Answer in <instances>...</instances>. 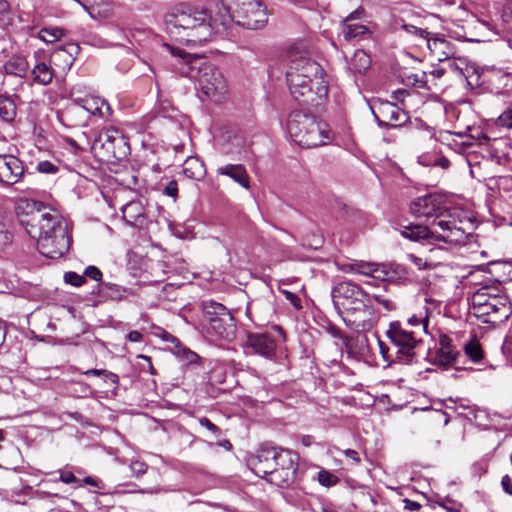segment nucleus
Instances as JSON below:
<instances>
[{
  "label": "nucleus",
  "instance_id": "obj_48",
  "mask_svg": "<svg viewBox=\"0 0 512 512\" xmlns=\"http://www.w3.org/2000/svg\"><path fill=\"white\" fill-rule=\"evenodd\" d=\"M409 79L412 80L413 86H415L417 88H426L427 87L425 72L412 74L411 76H409Z\"/></svg>",
  "mask_w": 512,
  "mask_h": 512
},
{
  "label": "nucleus",
  "instance_id": "obj_28",
  "mask_svg": "<svg viewBox=\"0 0 512 512\" xmlns=\"http://www.w3.org/2000/svg\"><path fill=\"white\" fill-rule=\"evenodd\" d=\"M371 66V58L364 50H356L348 62V68L354 73H364Z\"/></svg>",
  "mask_w": 512,
  "mask_h": 512
},
{
  "label": "nucleus",
  "instance_id": "obj_47",
  "mask_svg": "<svg viewBox=\"0 0 512 512\" xmlns=\"http://www.w3.org/2000/svg\"><path fill=\"white\" fill-rule=\"evenodd\" d=\"M11 241L10 235L6 230L5 224L0 216V250H3Z\"/></svg>",
  "mask_w": 512,
  "mask_h": 512
},
{
  "label": "nucleus",
  "instance_id": "obj_11",
  "mask_svg": "<svg viewBox=\"0 0 512 512\" xmlns=\"http://www.w3.org/2000/svg\"><path fill=\"white\" fill-rule=\"evenodd\" d=\"M273 330L278 333V338L270 332H248L244 342L246 351L268 360H274L276 358L278 341H285V332L278 325L273 326Z\"/></svg>",
  "mask_w": 512,
  "mask_h": 512
},
{
  "label": "nucleus",
  "instance_id": "obj_32",
  "mask_svg": "<svg viewBox=\"0 0 512 512\" xmlns=\"http://www.w3.org/2000/svg\"><path fill=\"white\" fill-rule=\"evenodd\" d=\"M380 263L356 261L349 265L350 271L376 279Z\"/></svg>",
  "mask_w": 512,
  "mask_h": 512
},
{
  "label": "nucleus",
  "instance_id": "obj_24",
  "mask_svg": "<svg viewBox=\"0 0 512 512\" xmlns=\"http://www.w3.org/2000/svg\"><path fill=\"white\" fill-rule=\"evenodd\" d=\"M49 62L52 67L56 68V74L66 73L68 70H70L74 62V57L67 48L60 47L50 54Z\"/></svg>",
  "mask_w": 512,
  "mask_h": 512
},
{
  "label": "nucleus",
  "instance_id": "obj_56",
  "mask_svg": "<svg viewBox=\"0 0 512 512\" xmlns=\"http://www.w3.org/2000/svg\"><path fill=\"white\" fill-rule=\"evenodd\" d=\"M11 15V6L8 0H0V20L9 18Z\"/></svg>",
  "mask_w": 512,
  "mask_h": 512
},
{
  "label": "nucleus",
  "instance_id": "obj_36",
  "mask_svg": "<svg viewBox=\"0 0 512 512\" xmlns=\"http://www.w3.org/2000/svg\"><path fill=\"white\" fill-rule=\"evenodd\" d=\"M457 353L452 349L451 346L440 348L437 352L438 361L441 364L449 365L456 360Z\"/></svg>",
  "mask_w": 512,
  "mask_h": 512
},
{
  "label": "nucleus",
  "instance_id": "obj_22",
  "mask_svg": "<svg viewBox=\"0 0 512 512\" xmlns=\"http://www.w3.org/2000/svg\"><path fill=\"white\" fill-rule=\"evenodd\" d=\"M124 220L131 226L141 227L145 223V208L140 201H130L122 207Z\"/></svg>",
  "mask_w": 512,
  "mask_h": 512
},
{
  "label": "nucleus",
  "instance_id": "obj_58",
  "mask_svg": "<svg viewBox=\"0 0 512 512\" xmlns=\"http://www.w3.org/2000/svg\"><path fill=\"white\" fill-rule=\"evenodd\" d=\"M59 481L65 484H72L77 481V478L71 471H60Z\"/></svg>",
  "mask_w": 512,
  "mask_h": 512
},
{
  "label": "nucleus",
  "instance_id": "obj_45",
  "mask_svg": "<svg viewBox=\"0 0 512 512\" xmlns=\"http://www.w3.org/2000/svg\"><path fill=\"white\" fill-rule=\"evenodd\" d=\"M497 123L499 126H503L506 128L512 127V106L505 110L497 119Z\"/></svg>",
  "mask_w": 512,
  "mask_h": 512
},
{
  "label": "nucleus",
  "instance_id": "obj_21",
  "mask_svg": "<svg viewBox=\"0 0 512 512\" xmlns=\"http://www.w3.org/2000/svg\"><path fill=\"white\" fill-rule=\"evenodd\" d=\"M392 30L399 36L406 37L409 40L421 39L426 41L430 35L425 29L406 23L403 19H395L392 23Z\"/></svg>",
  "mask_w": 512,
  "mask_h": 512
},
{
  "label": "nucleus",
  "instance_id": "obj_37",
  "mask_svg": "<svg viewBox=\"0 0 512 512\" xmlns=\"http://www.w3.org/2000/svg\"><path fill=\"white\" fill-rule=\"evenodd\" d=\"M63 36V30L60 28H44L40 32V37L47 43H53Z\"/></svg>",
  "mask_w": 512,
  "mask_h": 512
},
{
  "label": "nucleus",
  "instance_id": "obj_3",
  "mask_svg": "<svg viewBox=\"0 0 512 512\" xmlns=\"http://www.w3.org/2000/svg\"><path fill=\"white\" fill-rule=\"evenodd\" d=\"M306 40L294 42L287 51V83L291 95L302 104L318 106L328 95L323 68L309 57Z\"/></svg>",
  "mask_w": 512,
  "mask_h": 512
},
{
  "label": "nucleus",
  "instance_id": "obj_8",
  "mask_svg": "<svg viewBox=\"0 0 512 512\" xmlns=\"http://www.w3.org/2000/svg\"><path fill=\"white\" fill-rule=\"evenodd\" d=\"M471 312L483 323L497 325L506 321L512 313L511 303L496 289L482 287L471 297Z\"/></svg>",
  "mask_w": 512,
  "mask_h": 512
},
{
  "label": "nucleus",
  "instance_id": "obj_27",
  "mask_svg": "<svg viewBox=\"0 0 512 512\" xmlns=\"http://www.w3.org/2000/svg\"><path fill=\"white\" fill-rule=\"evenodd\" d=\"M205 166L197 157H188L183 163V173L186 177L200 180L205 176Z\"/></svg>",
  "mask_w": 512,
  "mask_h": 512
},
{
  "label": "nucleus",
  "instance_id": "obj_53",
  "mask_svg": "<svg viewBox=\"0 0 512 512\" xmlns=\"http://www.w3.org/2000/svg\"><path fill=\"white\" fill-rule=\"evenodd\" d=\"M103 380L104 382L111 384L114 389H116L119 385L118 375L107 370L104 372Z\"/></svg>",
  "mask_w": 512,
  "mask_h": 512
},
{
  "label": "nucleus",
  "instance_id": "obj_54",
  "mask_svg": "<svg viewBox=\"0 0 512 512\" xmlns=\"http://www.w3.org/2000/svg\"><path fill=\"white\" fill-rule=\"evenodd\" d=\"M155 335L162 338L166 342L172 343L174 346H176V344L179 342L175 336L161 328H158V332H156Z\"/></svg>",
  "mask_w": 512,
  "mask_h": 512
},
{
  "label": "nucleus",
  "instance_id": "obj_16",
  "mask_svg": "<svg viewBox=\"0 0 512 512\" xmlns=\"http://www.w3.org/2000/svg\"><path fill=\"white\" fill-rule=\"evenodd\" d=\"M365 11L363 8H358L351 12L342 22L341 33L343 37L350 41L354 39H364L371 34L370 28L359 22L364 16Z\"/></svg>",
  "mask_w": 512,
  "mask_h": 512
},
{
  "label": "nucleus",
  "instance_id": "obj_9",
  "mask_svg": "<svg viewBox=\"0 0 512 512\" xmlns=\"http://www.w3.org/2000/svg\"><path fill=\"white\" fill-rule=\"evenodd\" d=\"M270 470L257 468V475L263 477L268 476V481L278 486H288L292 484L296 478L298 469V454L290 449L277 447Z\"/></svg>",
  "mask_w": 512,
  "mask_h": 512
},
{
  "label": "nucleus",
  "instance_id": "obj_23",
  "mask_svg": "<svg viewBox=\"0 0 512 512\" xmlns=\"http://www.w3.org/2000/svg\"><path fill=\"white\" fill-rule=\"evenodd\" d=\"M217 173L231 178L245 189L250 188V177L242 164H227L219 167Z\"/></svg>",
  "mask_w": 512,
  "mask_h": 512
},
{
  "label": "nucleus",
  "instance_id": "obj_44",
  "mask_svg": "<svg viewBox=\"0 0 512 512\" xmlns=\"http://www.w3.org/2000/svg\"><path fill=\"white\" fill-rule=\"evenodd\" d=\"M102 272L101 270L96 267V266H93V265H90L88 267L85 268L84 270V277H88L94 281H97L99 283H101V280H102Z\"/></svg>",
  "mask_w": 512,
  "mask_h": 512
},
{
  "label": "nucleus",
  "instance_id": "obj_51",
  "mask_svg": "<svg viewBox=\"0 0 512 512\" xmlns=\"http://www.w3.org/2000/svg\"><path fill=\"white\" fill-rule=\"evenodd\" d=\"M408 324L412 327L422 326V329L426 331L428 326V320L427 318H421L414 315L408 319Z\"/></svg>",
  "mask_w": 512,
  "mask_h": 512
},
{
  "label": "nucleus",
  "instance_id": "obj_43",
  "mask_svg": "<svg viewBox=\"0 0 512 512\" xmlns=\"http://www.w3.org/2000/svg\"><path fill=\"white\" fill-rule=\"evenodd\" d=\"M408 258L419 270H427L434 268V265L431 262H428L425 259L418 257L414 254H410Z\"/></svg>",
  "mask_w": 512,
  "mask_h": 512
},
{
  "label": "nucleus",
  "instance_id": "obj_10",
  "mask_svg": "<svg viewBox=\"0 0 512 512\" xmlns=\"http://www.w3.org/2000/svg\"><path fill=\"white\" fill-rule=\"evenodd\" d=\"M204 325L207 332L215 337L230 338L234 333V319L230 311L221 303H204Z\"/></svg>",
  "mask_w": 512,
  "mask_h": 512
},
{
  "label": "nucleus",
  "instance_id": "obj_62",
  "mask_svg": "<svg viewBox=\"0 0 512 512\" xmlns=\"http://www.w3.org/2000/svg\"><path fill=\"white\" fill-rule=\"evenodd\" d=\"M143 335L136 330L130 331L127 335V339L131 342H140L142 341Z\"/></svg>",
  "mask_w": 512,
  "mask_h": 512
},
{
  "label": "nucleus",
  "instance_id": "obj_33",
  "mask_svg": "<svg viewBox=\"0 0 512 512\" xmlns=\"http://www.w3.org/2000/svg\"><path fill=\"white\" fill-rule=\"evenodd\" d=\"M16 115V106L8 97L0 96V117L5 122H12Z\"/></svg>",
  "mask_w": 512,
  "mask_h": 512
},
{
  "label": "nucleus",
  "instance_id": "obj_57",
  "mask_svg": "<svg viewBox=\"0 0 512 512\" xmlns=\"http://www.w3.org/2000/svg\"><path fill=\"white\" fill-rule=\"evenodd\" d=\"M282 293L285 295L286 299L297 309H300L302 306H301V301L299 299V297L293 293V292H290L288 290H283Z\"/></svg>",
  "mask_w": 512,
  "mask_h": 512
},
{
  "label": "nucleus",
  "instance_id": "obj_63",
  "mask_svg": "<svg viewBox=\"0 0 512 512\" xmlns=\"http://www.w3.org/2000/svg\"><path fill=\"white\" fill-rule=\"evenodd\" d=\"M104 372H105L104 369H89V370L84 371L83 374L86 376L92 375V376L103 377Z\"/></svg>",
  "mask_w": 512,
  "mask_h": 512
},
{
  "label": "nucleus",
  "instance_id": "obj_42",
  "mask_svg": "<svg viewBox=\"0 0 512 512\" xmlns=\"http://www.w3.org/2000/svg\"><path fill=\"white\" fill-rule=\"evenodd\" d=\"M198 421L202 427L206 428L214 436L218 437L221 435V429L207 417H201Z\"/></svg>",
  "mask_w": 512,
  "mask_h": 512
},
{
  "label": "nucleus",
  "instance_id": "obj_61",
  "mask_svg": "<svg viewBox=\"0 0 512 512\" xmlns=\"http://www.w3.org/2000/svg\"><path fill=\"white\" fill-rule=\"evenodd\" d=\"M503 349L507 354L508 359L512 363V334L506 339Z\"/></svg>",
  "mask_w": 512,
  "mask_h": 512
},
{
  "label": "nucleus",
  "instance_id": "obj_50",
  "mask_svg": "<svg viewBox=\"0 0 512 512\" xmlns=\"http://www.w3.org/2000/svg\"><path fill=\"white\" fill-rule=\"evenodd\" d=\"M79 3L86 11L89 12L90 15H93V10L95 6H99L102 3V0H75Z\"/></svg>",
  "mask_w": 512,
  "mask_h": 512
},
{
  "label": "nucleus",
  "instance_id": "obj_2",
  "mask_svg": "<svg viewBox=\"0 0 512 512\" xmlns=\"http://www.w3.org/2000/svg\"><path fill=\"white\" fill-rule=\"evenodd\" d=\"M18 218L27 234L36 241L39 252L51 259L62 257L70 248L67 221L54 209L35 200H21Z\"/></svg>",
  "mask_w": 512,
  "mask_h": 512
},
{
  "label": "nucleus",
  "instance_id": "obj_13",
  "mask_svg": "<svg viewBox=\"0 0 512 512\" xmlns=\"http://www.w3.org/2000/svg\"><path fill=\"white\" fill-rule=\"evenodd\" d=\"M370 108L375 121L381 128L400 127L409 119L408 114L404 110L387 100H374Z\"/></svg>",
  "mask_w": 512,
  "mask_h": 512
},
{
  "label": "nucleus",
  "instance_id": "obj_14",
  "mask_svg": "<svg viewBox=\"0 0 512 512\" xmlns=\"http://www.w3.org/2000/svg\"><path fill=\"white\" fill-rule=\"evenodd\" d=\"M387 336L397 347L398 359L405 363L411 362L418 344L414 332L404 329L399 322H392L387 330Z\"/></svg>",
  "mask_w": 512,
  "mask_h": 512
},
{
  "label": "nucleus",
  "instance_id": "obj_34",
  "mask_svg": "<svg viewBox=\"0 0 512 512\" xmlns=\"http://www.w3.org/2000/svg\"><path fill=\"white\" fill-rule=\"evenodd\" d=\"M172 351L178 358L188 364L195 363L198 360V355L192 350L184 347L180 341L176 346L172 347Z\"/></svg>",
  "mask_w": 512,
  "mask_h": 512
},
{
  "label": "nucleus",
  "instance_id": "obj_19",
  "mask_svg": "<svg viewBox=\"0 0 512 512\" xmlns=\"http://www.w3.org/2000/svg\"><path fill=\"white\" fill-rule=\"evenodd\" d=\"M209 18L212 36L215 33L227 31L234 23L236 24L235 10L231 13L225 5H217L215 13L213 15L209 13Z\"/></svg>",
  "mask_w": 512,
  "mask_h": 512
},
{
  "label": "nucleus",
  "instance_id": "obj_41",
  "mask_svg": "<svg viewBox=\"0 0 512 512\" xmlns=\"http://www.w3.org/2000/svg\"><path fill=\"white\" fill-rule=\"evenodd\" d=\"M501 18L507 29H512V0H507L503 6Z\"/></svg>",
  "mask_w": 512,
  "mask_h": 512
},
{
  "label": "nucleus",
  "instance_id": "obj_4",
  "mask_svg": "<svg viewBox=\"0 0 512 512\" xmlns=\"http://www.w3.org/2000/svg\"><path fill=\"white\" fill-rule=\"evenodd\" d=\"M331 298L338 315L354 332H365L376 323V311L371 295L352 281H341L331 290Z\"/></svg>",
  "mask_w": 512,
  "mask_h": 512
},
{
  "label": "nucleus",
  "instance_id": "obj_30",
  "mask_svg": "<svg viewBox=\"0 0 512 512\" xmlns=\"http://www.w3.org/2000/svg\"><path fill=\"white\" fill-rule=\"evenodd\" d=\"M276 449L277 447L270 446L269 444L261 445L257 455V463L254 464L256 473L258 467L268 470L272 468L274 457L277 455Z\"/></svg>",
  "mask_w": 512,
  "mask_h": 512
},
{
  "label": "nucleus",
  "instance_id": "obj_26",
  "mask_svg": "<svg viewBox=\"0 0 512 512\" xmlns=\"http://www.w3.org/2000/svg\"><path fill=\"white\" fill-rule=\"evenodd\" d=\"M97 142L101 143V146L105 148L108 152H111L115 155L114 147L116 143L122 144L124 143L121 132L113 127L103 129L98 136Z\"/></svg>",
  "mask_w": 512,
  "mask_h": 512
},
{
  "label": "nucleus",
  "instance_id": "obj_17",
  "mask_svg": "<svg viewBox=\"0 0 512 512\" xmlns=\"http://www.w3.org/2000/svg\"><path fill=\"white\" fill-rule=\"evenodd\" d=\"M425 42L435 60L442 62L455 58L457 50L451 41L441 37H432L430 34Z\"/></svg>",
  "mask_w": 512,
  "mask_h": 512
},
{
  "label": "nucleus",
  "instance_id": "obj_5",
  "mask_svg": "<svg viewBox=\"0 0 512 512\" xmlns=\"http://www.w3.org/2000/svg\"><path fill=\"white\" fill-rule=\"evenodd\" d=\"M209 12L188 4L173 7L164 18L165 31L171 40L183 45H202L212 37Z\"/></svg>",
  "mask_w": 512,
  "mask_h": 512
},
{
  "label": "nucleus",
  "instance_id": "obj_60",
  "mask_svg": "<svg viewBox=\"0 0 512 512\" xmlns=\"http://www.w3.org/2000/svg\"><path fill=\"white\" fill-rule=\"evenodd\" d=\"M342 452L347 458L351 459L355 464H359L361 462L360 456L356 450L345 449Z\"/></svg>",
  "mask_w": 512,
  "mask_h": 512
},
{
  "label": "nucleus",
  "instance_id": "obj_18",
  "mask_svg": "<svg viewBox=\"0 0 512 512\" xmlns=\"http://www.w3.org/2000/svg\"><path fill=\"white\" fill-rule=\"evenodd\" d=\"M34 58L35 63L31 71L33 81L39 85H49L56 76V68L52 67L49 61H45L44 54L41 52H35Z\"/></svg>",
  "mask_w": 512,
  "mask_h": 512
},
{
  "label": "nucleus",
  "instance_id": "obj_31",
  "mask_svg": "<svg viewBox=\"0 0 512 512\" xmlns=\"http://www.w3.org/2000/svg\"><path fill=\"white\" fill-rule=\"evenodd\" d=\"M83 108L92 115L105 116L103 108L110 110L108 103L99 97H89L82 100Z\"/></svg>",
  "mask_w": 512,
  "mask_h": 512
},
{
  "label": "nucleus",
  "instance_id": "obj_46",
  "mask_svg": "<svg viewBox=\"0 0 512 512\" xmlns=\"http://www.w3.org/2000/svg\"><path fill=\"white\" fill-rule=\"evenodd\" d=\"M37 171L44 174H55L58 172V167L49 161H41L37 164Z\"/></svg>",
  "mask_w": 512,
  "mask_h": 512
},
{
  "label": "nucleus",
  "instance_id": "obj_38",
  "mask_svg": "<svg viewBox=\"0 0 512 512\" xmlns=\"http://www.w3.org/2000/svg\"><path fill=\"white\" fill-rule=\"evenodd\" d=\"M372 300L381 305L386 312L395 311L397 309V303L384 295L373 294L371 295V301Z\"/></svg>",
  "mask_w": 512,
  "mask_h": 512
},
{
  "label": "nucleus",
  "instance_id": "obj_7",
  "mask_svg": "<svg viewBox=\"0 0 512 512\" xmlns=\"http://www.w3.org/2000/svg\"><path fill=\"white\" fill-rule=\"evenodd\" d=\"M287 131L291 139L303 148L326 145L332 139L328 125L325 122L301 111H293L289 115Z\"/></svg>",
  "mask_w": 512,
  "mask_h": 512
},
{
  "label": "nucleus",
  "instance_id": "obj_49",
  "mask_svg": "<svg viewBox=\"0 0 512 512\" xmlns=\"http://www.w3.org/2000/svg\"><path fill=\"white\" fill-rule=\"evenodd\" d=\"M130 469L135 476L139 477L146 473L147 465L141 461H133L130 464Z\"/></svg>",
  "mask_w": 512,
  "mask_h": 512
},
{
  "label": "nucleus",
  "instance_id": "obj_59",
  "mask_svg": "<svg viewBox=\"0 0 512 512\" xmlns=\"http://www.w3.org/2000/svg\"><path fill=\"white\" fill-rule=\"evenodd\" d=\"M501 487L503 491L512 496V480L508 474H505L501 479Z\"/></svg>",
  "mask_w": 512,
  "mask_h": 512
},
{
  "label": "nucleus",
  "instance_id": "obj_6",
  "mask_svg": "<svg viewBox=\"0 0 512 512\" xmlns=\"http://www.w3.org/2000/svg\"><path fill=\"white\" fill-rule=\"evenodd\" d=\"M163 46L173 56L182 60L184 67L180 71L181 75L196 81L203 94L215 102L225 99L228 92L227 81L215 65L204 61L198 55L189 54L168 43H164Z\"/></svg>",
  "mask_w": 512,
  "mask_h": 512
},
{
  "label": "nucleus",
  "instance_id": "obj_20",
  "mask_svg": "<svg viewBox=\"0 0 512 512\" xmlns=\"http://www.w3.org/2000/svg\"><path fill=\"white\" fill-rule=\"evenodd\" d=\"M378 269L376 280L402 283L409 277L406 267L398 263H380Z\"/></svg>",
  "mask_w": 512,
  "mask_h": 512
},
{
  "label": "nucleus",
  "instance_id": "obj_35",
  "mask_svg": "<svg viewBox=\"0 0 512 512\" xmlns=\"http://www.w3.org/2000/svg\"><path fill=\"white\" fill-rule=\"evenodd\" d=\"M465 354L473 361L479 362L483 358V352L477 341H470L464 346Z\"/></svg>",
  "mask_w": 512,
  "mask_h": 512
},
{
  "label": "nucleus",
  "instance_id": "obj_55",
  "mask_svg": "<svg viewBox=\"0 0 512 512\" xmlns=\"http://www.w3.org/2000/svg\"><path fill=\"white\" fill-rule=\"evenodd\" d=\"M448 61V67L452 72L458 73L460 75L463 74V68L462 64H464V61L461 59L456 60L455 58H452Z\"/></svg>",
  "mask_w": 512,
  "mask_h": 512
},
{
  "label": "nucleus",
  "instance_id": "obj_15",
  "mask_svg": "<svg viewBox=\"0 0 512 512\" xmlns=\"http://www.w3.org/2000/svg\"><path fill=\"white\" fill-rule=\"evenodd\" d=\"M24 164L14 155L0 154V184L10 187L21 182L24 176Z\"/></svg>",
  "mask_w": 512,
  "mask_h": 512
},
{
  "label": "nucleus",
  "instance_id": "obj_40",
  "mask_svg": "<svg viewBox=\"0 0 512 512\" xmlns=\"http://www.w3.org/2000/svg\"><path fill=\"white\" fill-rule=\"evenodd\" d=\"M64 281L71 286L80 287L86 282V279L84 274L80 275L76 272L69 271L64 274Z\"/></svg>",
  "mask_w": 512,
  "mask_h": 512
},
{
  "label": "nucleus",
  "instance_id": "obj_52",
  "mask_svg": "<svg viewBox=\"0 0 512 512\" xmlns=\"http://www.w3.org/2000/svg\"><path fill=\"white\" fill-rule=\"evenodd\" d=\"M164 194L169 197H172L174 200H176L177 195H178L177 182L174 180L170 181L164 188Z\"/></svg>",
  "mask_w": 512,
  "mask_h": 512
},
{
  "label": "nucleus",
  "instance_id": "obj_12",
  "mask_svg": "<svg viewBox=\"0 0 512 512\" xmlns=\"http://www.w3.org/2000/svg\"><path fill=\"white\" fill-rule=\"evenodd\" d=\"M236 25L252 30L262 29L268 21L266 6L260 0H237Z\"/></svg>",
  "mask_w": 512,
  "mask_h": 512
},
{
  "label": "nucleus",
  "instance_id": "obj_29",
  "mask_svg": "<svg viewBox=\"0 0 512 512\" xmlns=\"http://www.w3.org/2000/svg\"><path fill=\"white\" fill-rule=\"evenodd\" d=\"M29 69L27 60L22 56H12L4 65V71L8 75L25 77Z\"/></svg>",
  "mask_w": 512,
  "mask_h": 512
},
{
  "label": "nucleus",
  "instance_id": "obj_39",
  "mask_svg": "<svg viewBox=\"0 0 512 512\" xmlns=\"http://www.w3.org/2000/svg\"><path fill=\"white\" fill-rule=\"evenodd\" d=\"M318 481L325 487H332L339 482V478L329 471L321 470L318 472Z\"/></svg>",
  "mask_w": 512,
  "mask_h": 512
},
{
  "label": "nucleus",
  "instance_id": "obj_64",
  "mask_svg": "<svg viewBox=\"0 0 512 512\" xmlns=\"http://www.w3.org/2000/svg\"><path fill=\"white\" fill-rule=\"evenodd\" d=\"M406 508L412 511H417L421 508V505L416 501L405 500Z\"/></svg>",
  "mask_w": 512,
  "mask_h": 512
},
{
  "label": "nucleus",
  "instance_id": "obj_1",
  "mask_svg": "<svg viewBox=\"0 0 512 512\" xmlns=\"http://www.w3.org/2000/svg\"><path fill=\"white\" fill-rule=\"evenodd\" d=\"M443 198L436 194H427L416 198L410 206L416 217L431 219L429 225L410 224L403 226L401 235L412 241L427 245L464 243L472 228L467 212L458 207L446 208Z\"/></svg>",
  "mask_w": 512,
  "mask_h": 512
},
{
  "label": "nucleus",
  "instance_id": "obj_25",
  "mask_svg": "<svg viewBox=\"0 0 512 512\" xmlns=\"http://www.w3.org/2000/svg\"><path fill=\"white\" fill-rule=\"evenodd\" d=\"M93 293L103 299L121 301L126 297L128 289L114 283L101 282L97 285V291L93 290Z\"/></svg>",
  "mask_w": 512,
  "mask_h": 512
}]
</instances>
